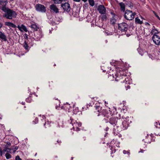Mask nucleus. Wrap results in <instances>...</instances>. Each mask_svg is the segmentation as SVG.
Masks as SVG:
<instances>
[{
    "label": "nucleus",
    "mask_w": 160,
    "mask_h": 160,
    "mask_svg": "<svg viewBox=\"0 0 160 160\" xmlns=\"http://www.w3.org/2000/svg\"><path fill=\"white\" fill-rule=\"evenodd\" d=\"M73 103L71 104H69L67 102L64 104L63 105L60 107L58 106H56V108L58 110H60V108L65 110L66 111H68V112H70L72 111V106Z\"/></svg>",
    "instance_id": "5"
},
{
    "label": "nucleus",
    "mask_w": 160,
    "mask_h": 160,
    "mask_svg": "<svg viewBox=\"0 0 160 160\" xmlns=\"http://www.w3.org/2000/svg\"><path fill=\"white\" fill-rule=\"evenodd\" d=\"M45 119L46 118H45V116L44 115H42V118H41V120L44 119Z\"/></svg>",
    "instance_id": "42"
},
{
    "label": "nucleus",
    "mask_w": 160,
    "mask_h": 160,
    "mask_svg": "<svg viewBox=\"0 0 160 160\" xmlns=\"http://www.w3.org/2000/svg\"><path fill=\"white\" fill-rule=\"evenodd\" d=\"M111 65L115 67H118L120 66V62L118 61H114V62L111 63Z\"/></svg>",
    "instance_id": "23"
},
{
    "label": "nucleus",
    "mask_w": 160,
    "mask_h": 160,
    "mask_svg": "<svg viewBox=\"0 0 160 160\" xmlns=\"http://www.w3.org/2000/svg\"><path fill=\"white\" fill-rule=\"evenodd\" d=\"M17 28L21 32L24 31L26 32L28 31L26 27L23 24H22L21 25H18L17 26Z\"/></svg>",
    "instance_id": "15"
},
{
    "label": "nucleus",
    "mask_w": 160,
    "mask_h": 160,
    "mask_svg": "<svg viewBox=\"0 0 160 160\" xmlns=\"http://www.w3.org/2000/svg\"><path fill=\"white\" fill-rule=\"evenodd\" d=\"M58 2H60V3H61L62 2H65L67 1V0H58Z\"/></svg>",
    "instance_id": "40"
},
{
    "label": "nucleus",
    "mask_w": 160,
    "mask_h": 160,
    "mask_svg": "<svg viewBox=\"0 0 160 160\" xmlns=\"http://www.w3.org/2000/svg\"><path fill=\"white\" fill-rule=\"evenodd\" d=\"M57 128L60 129L64 127L63 121L62 120H59L57 122Z\"/></svg>",
    "instance_id": "16"
},
{
    "label": "nucleus",
    "mask_w": 160,
    "mask_h": 160,
    "mask_svg": "<svg viewBox=\"0 0 160 160\" xmlns=\"http://www.w3.org/2000/svg\"><path fill=\"white\" fill-rule=\"evenodd\" d=\"M2 1V0H0V3H1Z\"/></svg>",
    "instance_id": "60"
},
{
    "label": "nucleus",
    "mask_w": 160,
    "mask_h": 160,
    "mask_svg": "<svg viewBox=\"0 0 160 160\" xmlns=\"http://www.w3.org/2000/svg\"><path fill=\"white\" fill-rule=\"evenodd\" d=\"M82 1H84V2H85L87 1V0H82Z\"/></svg>",
    "instance_id": "56"
},
{
    "label": "nucleus",
    "mask_w": 160,
    "mask_h": 160,
    "mask_svg": "<svg viewBox=\"0 0 160 160\" xmlns=\"http://www.w3.org/2000/svg\"><path fill=\"white\" fill-rule=\"evenodd\" d=\"M64 11L67 12L70 11L71 10V8L70 4L68 2H65L64 3H62L61 5Z\"/></svg>",
    "instance_id": "10"
},
{
    "label": "nucleus",
    "mask_w": 160,
    "mask_h": 160,
    "mask_svg": "<svg viewBox=\"0 0 160 160\" xmlns=\"http://www.w3.org/2000/svg\"><path fill=\"white\" fill-rule=\"evenodd\" d=\"M38 119L37 118H36L35 119V123H34L36 124L38 122Z\"/></svg>",
    "instance_id": "41"
},
{
    "label": "nucleus",
    "mask_w": 160,
    "mask_h": 160,
    "mask_svg": "<svg viewBox=\"0 0 160 160\" xmlns=\"http://www.w3.org/2000/svg\"><path fill=\"white\" fill-rule=\"evenodd\" d=\"M114 142V141H111V143H110V144H111V145L112 144H113V143H115V142Z\"/></svg>",
    "instance_id": "47"
},
{
    "label": "nucleus",
    "mask_w": 160,
    "mask_h": 160,
    "mask_svg": "<svg viewBox=\"0 0 160 160\" xmlns=\"http://www.w3.org/2000/svg\"><path fill=\"white\" fill-rule=\"evenodd\" d=\"M99 12L102 14H105L106 9L105 7L102 5H100L98 8Z\"/></svg>",
    "instance_id": "13"
},
{
    "label": "nucleus",
    "mask_w": 160,
    "mask_h": 160,
    "mask_svg": "<svg viewBox=\"0 0 160 160\" xmlns=\"http://www.w3.org/2000/svg\"><path fill=\"white\" fill-rule=\"evenodd\" d=\"M88 2L91 6H93L94 5V2L93 0H88Z\"/></svg>",
    "instance_id": "27"
},
{
    "label": "nucleus",
    "mask_w": 160,
    "mask_h": 160,
    "mask_svg": "<svg viewBox=\"0 0 160 160\" xmlns=\"http://www.w3.org/2000/svg\"><path fill=\"white\" fill-rule=\"evenodd\" d=\"M159 20H160V18L158 15L156 17Z\"/></svg>",
    "instance_id": "49"
},
{
    "label": "nucleus",
    "mask_w": 160,
    "mask_h": 160,
    "mask_svg": "<svg viewBox=\"0 0 160 160\" xmlns=\"http://www.w3.org/2000/svg\"><path fill=\"white\" fill-rule=\"evenodd\" d=\"M151 32L152 34H153V35H155L158 33V32L156 29L154 28L152 29Z\"/></svg>",
    "instance_id": "26"
},
{
    "label": "nucleus",
    "mask_w": 160,
    "mask_h": 160,
    "mask_svg": "<svg viewBox=\"0 0 160 160\" xmlns=\"http://www.w3.org/2000/svg\"><path fill=\"white\" fill-rule=\"evenodd\" d=\"M8 3L7 0H2V1L1 3L2 4L3 3V6L2 8V10L6 13L3 14V17H5L7 19H11L12 18H15L17 16L16 12L11 10L7 8L6 6Z\"/></svg>",
    "instance_id": "2"
},
{
    "label": "nucleus",
    "mask_w": 160,
    "mask_h": 160,
    "mask_svg": "<svg viewBox=\"0 0 160 160\" xmlns=\"http://www.w3.org/2000/svg\"><path fill=\"white\" fill-rule=\"evenodd\" d=\"M123 153L124 154H127L129 156L130 155V152H129V151H126L125 150H124L123 151Z\"/></svg>",
    "instance_id": "33"
},
{
    "label": "nucleus",
    "mask_w": 160,
    "mask_h": 160,
    "mask_svg": "<svg viewBox=\"0 0 160 160\" xmlns=\"http://www.w3.org/2000/svg\"><path fill=\"white\" fill-rule=\"evenodd\" d=\"M15 160H22L18 156H17L16 157Z\"/></svg>",
    "instance_id": "38"
},
{
    "label": "nucleus",
    "mask_w": 160,
    "mask_h": 160,
    "mask_svg": "<svg viewBox=\"0 0 160 160\" xmlns=\"http://www.w3.org/2000/svg\"><path fill=\"white\" fill-rule=\"evenodd\" d=\"M128 25L125 22H122L118 24V29L119 32H125L128 29Z\"/></svg>",
    "instance_id": "8"
},
{
    "label": "nucleus",
    "mask_w": 160,
    "mask_h": 160,
    "mask_svg": "<svg viewBox=\"0 0 160 160\" xmlns=\"http://www.w3.org/2000/svg\"><path fill=\"white\" fill-rule=\"evenodd\" d=\"M74 1L76 2H79L80 0H74Z\"/></svg>",
    "instance_id": "53"
},
{
    "label": "nucleus",
    "mask_w": 160,
    "mask_h": 160,
    "mask_svg": "<svg viewBox=\"0 0 160 160\" xmlns=\"http://www.w3.org/2000/svg\"><path fill=\"white\" fill-rule=\"evenodd\" d=\"M73 113L74 114H77L78 113H81V112H79L78 110V108L76 107L75 104H73Z\"/></svg>",
    "instance_id": "17"
},
{
    "label": "nucleus",
    "mask_w": 160,
    "mask_h": 160,
    "mask_svg": "<svg viewBox=\"0 0 160 160\" xmlns=\"http://www.w3.org/2000/svg\"><path fill=\"white\" fill-rule=\"evenodd\" d=\"M31 98L30 97L27 98L26 99V101L28 102H31Z\"/></svg>",
    "instance_id": "32"
},
{
    "label": "nucleus",
    "mask_w": 160,
    "mask_h": 160,
    "mask_svg": "<svg viewBox=\"0 0 160 160\" xmlns=\"http://www.w3.org/2000/svg\"><path fill=\"white\" fill-rule=\"evenodd\" d=\"M5 24L6 25L11 27L13 28H16V27L15 25L13 24V23L10 22H5Z\"/></svg>",
    "instance_id": "21"
},
{
    "label": "nucleus",
    "mask_w": 160,
    "mask_h": 160,
    "mask_svg": "<svg viewBox=\"0 0 160 160\" xmlns=\"http://www.w3.org/2000/svg\"><path fill=\"white\" fill-rule=\"evenodd\" d=\"M68 122L73 126L72 129L74 130H76L77 131L80 130V129L78 128V127L81 126L82 124L80 122H78L72 118H70V120L68 121Z\"/></svg>",
    "instance_id": "4"
},
{
    "label": "nucleus",
    "mask_w": 160,
    "mask_h": 160,
    "mask_svg": "<svg viewBox=\"0 0 160 160\" xmlns=\"http://www.w3.org/2000/svg\"><path fill=\"white\" fill-rule=\"evenodd\" d=\"M0 4L1 5H2V7L3 6V3H2V4L1 3H0Z\"/></svg>",
    "instance_id": "61"
},
{
    "label": "nucleus",
    "mask_w": 160,
    "mask_h": 160,
    "mask_svg": "<svg viewBox=\"0 0 160 160\" xmlns=\"http://www.w3.org/2000/svg\"><path fill=\"white\" fill-rule=\"evenodd\" d=\"M12 149L11 148H8L6 147V148H5L3 149V150H2L3 152L4 153H5L6 152H7V150H9V151H11V150H12Z\"/></svg>",
    "instance_id": "30"
},
{
    "label": "nucleus",
    "mask_w": 160,
    "mask_h": 160,
    "mask_svg": "<svg viewBox=\"0 0 160 160\" xmlns=\"http://www.w3.org/2000/svg\"><path fill=\"white\" fill-rule=\"evenodd\" d=\"M25 103L24 102H22L21 103H22V104L24 105L25 104Z\"/></svg>",
    "instance_id": "55"
},
{
    "label": "nucleus",
    "mask_w": 160,
    "mask_h": 160,
    "mask_svg": "<svg viewBox=\"0 0 160 160\" xmlns=\"http://www.w3.org/2000/svg\"><path fill=\"white\" fill-rule=\"evenodd\" d=\"M11 145V143L9 142H7L6 143V144L5 146V147H8L9 146H10Z\"/></svg>",
    "instance_id": "36"
},
{
    "label": "nucleus",
    "mask_w": 160,
    "mask_h": 160,
    "mask_svg": "<svg viewBox=\"0 0 160 160\" xmlns=\"http://www.w3.org/2000/svg\"><path fill=\"white\" fill-rule=\"evenodd\" d=\"M12 150L14 149V150L13 151V152L14 153L15 152V151L16 150H17L18 149V147H15L14 149H12Z\"/></svg>",
    "instance_id": "37"
},
{
    "label": "nucleus",
    "mask_w": 160,
    "mask_h": 160,
    "mask_svg": "<svg viewBox=\"0 0 160 160\" xmlns=\"http://www.w3.org/2000/svg\"><path fill=\"white\" fill-rule=\"evenodd\" d=\"M36 10L37 11L42 12H45L46 11V8L43 5L40 4H38L36 6Z\"/></svg>",
    "instance_id": "11"
},
{
    "label": "nucleus",
    "mask_w": 160,
    "mask_h": 160,
    "mask_svg": "<svg viewBox=\"0 0 160 160\" xmlns=\"http://www.w3.org/2000/svg\"><path fill=\"white\" fill-rule=\"evenodd\" d=\"M5 156L6 158L7 159H10L11 158V155L8 153H7L5 154Z\"/></svg>",
    "instance_id": "28"
},
{
    "label": "nucleus",
    "mask_w": 160,
    "mask_h": 160,
    "mask_svg": "<svg viewBox=\"0 0 160 160\" xmlns=\"http://www.w3.org/2000/svg\"><path fill=\"white\" fill-rule=\"evenodd\" d=\"M102 19L103 20L106 19L107 18V17L106 14H103L102 16Z\"/></svg>",
    "instance_id": "34"
},
{
    "label": "nucleus",
    "mask_w": 160,
    "mask_h": 160,
    "mask_svg": "<svg viewBox=\"0 0 160 160\" xmlns=\"http://www.w3.org/2000/svg\"><path fill=\"white\" fill-rule=\"evenodd\" d=\"M23 47L25 48L26 50L28 51L30 48L27 43L26 41H25L23 44Z\"/></svg>",
    "instance_id": "24"
},
{
    "label": "nucleus",
    "mask_w": 160,
    "mask_h": 160,
    "mask_svg": "<svg viewBox=\"0 0 160 160\" xmlns=\"http://www.w3.org/2000/svg\"><path fill=\"white\" fill-rule=\"evenodd\" d=\"M3 154V151L1 148L0 147V156H2Z\"/></svg>",
    "instance_id": "35"
},
{
    "label": "nucleus",
    "mask_w": 160,
    "mask_h": 160,
    "mask_svg": "<svg viewBox=\"0 0 160 160\" xmlns=\"http://www.w3.org/2000/svg\"><path fill=\"white\" fill-rule=\"evenodd\" d=\"M143 151H143V150H142L141 149V150H140V151H139V152H139V153H140V152H143Z\"/></svg>",
    "instance_id": "48"
},
{
    "label": "nucleus",
    "mask_w": 160,
    "mask_h": 160,
    "mask_svg": "<svg viewBox=\"0 0 160 160\" xmlns=\"http://www.w3.org/2000/svg\"><path fill=\"white\" fill-rule=\"evenodd\" d=\"M102 70H103V72H104V71H105L106 70H103L102 69Z\"/></svg>",
    "instance_id": "62"
},
{
    "label": "nucleus",
    "mask_w": 160,
    "mask_h": 160,
    "mask_svg": "<svg viewBox=\"0 0 160 160\" xmlns=\"http://www.w3.org/2000/svg\"><path fill=\"white\" fill-rule=\"evenodd\" d=\"M0 38L3 41L7 40V38L4 34L1 32H0Z\"/></svg>",
    "instance_id": "20"
},
{
    "label": "nucleus",
    "mask_w": 160,
    "mask_h": 160,
    "mask_svg": "<svg viewBox=\"0 0 160 160\" xmlns=\"http://www.w3.org/2000/svg\"><path fill=\"white\" fill-rule=\"evenodd\" d=\"M119 70V74L118 73H116L115 74V77L112 74L113 78H115V80L117 81H119V80L121 79H124V80L123 81H121V82H123L126 84H130L131 83V79L129 76L127 77L126 76V71H122Z\"/></svg>",
    "instance_id": "3"
},
{
    "label": "nucleus",
    "mask_w": 160,
    "mask_h": 160,
    "mask_svg": "<svg viewBox=\"0 0 160 160\" xmlns=\"http://www.w3.org/2000/svg\"><path fill=\"white\" fill-rule=\"evenodd\" d=\"M42 37V34L41 30L34 31L33 34L32 36V38L37 41L39 40Z\"/></svg>",
    "instance_id": "6"
},
{
    "label": "nucleus",
    "mask_w": 160,
    "mask_h": 160,
    "mask_svg": "<svg viewBox=\"0 0 160 160\" xmlns=\"http://www.w3.org/2000/svg\"><path fill=\"white\" fill-rule=\"evenodd\" d=\"M135 22L136 23L139 24H142V22L138 18H135Z\"/></svg>",
    "instance_id": "25"
},
{
    "label": "nucleus",
    "mask_w": 160,
    "mask_h": 160,
    "mask_svg": "<svg viewBox=\"0 0 160 160\" xmlns=\"http://www.w3.org/2000/svg\"><path fill=\"white\" fill-rule=\"evenodd\" d=\"M135 12H132L130 10H126L124 15V17L128 20H131L133 19L135 15Z\"/></svg>",
    "instance_id": "7"
},
{
    "label": "nucleus",
    "mask_w": 160,
    "mask_h": 160,
    "mask_svg": "<svg viewBox=\"0 0 160 160\" xmlns=\"http://www.w3.org/2000/svg\"><path fill=\"white\" fill-rule=\"evenodd\" d=\"M116 69H117V70H116V73H118V74H119V70H121V71H122L123 70H122V69L121 68H120L119 67L117 68V67H116Z\"/></svg>",
    "instance_id": "31"
},
{
    "label": "nucleus",
    "mask_w": 160,
    "mask_h": 160,
    "mask_svg": "<svg viewBox=\"0 0 160 160\" xmlns=\"http://www.w3.org/2000/svg\"><path fill=\"white\" fill-rule=\"evenodd\" d=\"M106 128L107 129H108V128Z\"/></svg>",
    "instance_id": "64"
},
{
    "label": "nucleus",
    "mask_w": 160,
    "mask_h": 160,
    "mask_svg": "<svg viewBox=\"0 0 160 160\" xmlns=\"http://www.w3.org/2000/svg\"><path fill=\"white\" fill-rule=\"evenodd\" d=\"M145 142L147 143H150V142L149 140V139L148 140H146V141H145Z\"/></svg>",
    "instance_id": "39"
},
{
    "label": "nucleus",
    "mask_w": 160,
    "mask_h": 160,
    "mask_svg": "<svg viewBox=\"0 0 160 160\" xmlns=\"http://www.w3.org/2000/svg\"><path fill=\"white\" fill-rule=\"evenodd\" d=\"M152 39L154 43L157 45L160 44V37L157 35H153Z\"/></svg>",
    "instance_id": "12"
},
{
    "label": "nucleus",
    "mask_w": 160,
    "mask_h": 160,
    "mask_svg": "<svg viewBox=\"0 0 160 160\" xmlns=\"http://www.w3.org/2000/svg\"><path fill=\"white\" fill-rule=\"evenodd\" d=\"M112 14L113 16V17L111 18L110 21L112 24H114L116 22V18L117 16L114 14L112 13Z\"/></svg>",
    "instance_id": "19"
},
{
    "label": "nucleus",
    "mask_w": 160,
    "mask_h": 160,
    "mask_svg": "<svg viewBox=\"0 0 160 160\" xmlns=\"http://www.w3.org/2000/svg\"><path fill=\"white\" fill-rule=\"evenodd\" d=\"M2 26V24L0 22V28H1Z\"/></svg>",
    "instance_id": "51"
},
{
    "label": "nucleus",
    "mask_w": 160,
    "mask_h": 160,
    "mask_svg": "<svg viewBox=\"0 0 160 160\" xmlns=\"http://www.w3.org/2000/svg\"><path fill=\"white\" fill-rule=\"evenodd\" d=\"M47 121V122H48V124H49V123H50V122H49V121Z\"/></svg>",
    "instance_id": "57"
},
{
    "label": "nucleus",
    "mask_w": 160,
    "mask_h": 160,
    "mask_svg": "<svg viewBox=\"0 0 160 160\" xmlns=\"http://www.w3.org/2000/svg\"><path fill=\"white\" fill-rule=\"evenodd\" d=\"M60 142H61L60 141H59V140H57V142H58V143H59Z\"/></svg>",
    "instance_id": "58"
},
{
    "label": "nucleus",
    "mask_w": 160,
    "mask_h": 160,
    "mask_svg": "<svg viewBox=\"0 0 160 160\" xmlns=\"http://www.w3.org/2000/svg\"><path fill=\"white\" fill-rule=\"evenodd\" d=\"M50 8L52 12H53L56 13H57L58 12V8H57L56 6L54 4L51 5L50 6Z\"/></svg>",
    "instance_id": "14"
},
{
    "label": "nucleus",
    "mask_w": 160,
    "mask_h": 160,
    "mask_svg": "<svg viewBox=\"0 0 160 160\" xmlns=\"http://www.w3.org/2000/svg\"><path fill=\"white\" fill-rule=\"evenodd\" d=\"M153 12L154 14V15L156 17L157 16V15H158L157 14V13L154 12V11H153Z\"/></svg>",
    "instance_id": "44"
},
{
    "label": "nucleus",
    "mask_w": 160,
    "mask_h": 160,
    "mask_svg": "<svg viewBox=\"0 0 160 160\" xmlns=\"http://www.w3.org/2000/svg\"><path fill=\"white\" fill-rule=\"evenodd\" d=\"M127 88L128 89H129L130 88V86L129 85L127 86Z\"/></svg>",
    "instance_id": "54"
},
{
    "label": "nucleus",
    "mask_w": 160,
    "mask_h": 160,
    "mask_svg": "<svg viewBox=\"0 0 160 160\" xmlns=\"http://www.w3.org/2000/svg\"><path fill=\"white\" fill-rule=\"evenodd\" d=\"M122 118L123 119V121L122 122V125L123 127V130H124L127 128L129 126V124L131 122V121H129L128 119L129 117H127L125 118L124 117H122Z\"/></svg>",
    "instance_id": "9"
},
{
    "label": "nucleus",
    "mask_w": 160,
    "mask_h": 160,
    "mask_svg": "<svg viewBox=\"0 0 160 160\" xmlns=\"http://www.w3.org/2000/svg\"><path fill=\"white\" fill-rule=\"evenodd\" d=\"M149 58H151V59H153V57L152 56L150 55L149 56Z\"/></svg>",
    "instance_id": "46"
},
{
    "label": "nucleus",
    "mask_w": 160,
    "mask_h": 160,
    "mask_svg": "<svg viewBox=\"0 0 160 160\" xmlns=\"http://www.w3.org/2000/svg\"><path fill=\"white\" fill-rule=\"evenodd\" d=\"M31 27L34 30V31H39L41 30V28H40L36 24H32L31 25Z\"/></svg>",
    "instance_id": "18"
},
{
    "label": "nucleus",
    "mask_w": 160,
    "mask_h": 160,
    "mask_svg": "<svg viewBox=\"0 0 160 160\" xmlns=\"http://www.w3.org/2000/svg\"><path fill=\"white\" fill-rule=\"evenodd\" d=\"M106 33V34L107 35H111L112 34L111 33H108V32H105Z\"/></svg>",
    "instance_id": "43"
},
{
    "label": "nucleus",
    "mask_w": 160,
    "mask_h": 160,
    "mask_svg": "<svg viewBox=\"0 0 160 160\" xmlns=\"http://www.w3.org/2000/svg\"><path fill=\"white\" fill-rule=\"evenodd\" d=\"M120 7V9L122 11L124 12L125 11V4L122 2H120L119 3Z\"/></svg>",
    "instance_id": "22"
},
{
    "label": "nucleus",
    "mask_w": 160,
    "mask_h": 160,
    "mask_svg": "<svg viewBox=\"0 0 160 160\" xmlns=\"http://www.w3.org/2000/svg\"><path fill=\"white\" fill-rule=\"evenodd\" d=\"M11 151H9V150H7V153H11Z\"/></svg>",
    "instance_id": "50"
},
{
    "label": "nucleus",
    "mask_w": 160,
    "mask_h": 160,
    "mask_svg": "<svg viewBox=\"0 0 160 160\" xmlns=\"http://www.w3.org/2000/svg\"><path fill=\"white\" fill-rule=\"evenodd\" d=\"M95 107L97 112H99L98 116H103L107 118H109V121L105 118H104L103 120L106 123L109 122L114 127L113 132L115 135H118L119 134V132L122 130L120 127L116 126L117 125L118 118L116 117L110 118L113 115L115 112L116 111V108L113 107L112 108H108L107 109H103L102 111V108L100 106L96 105Z\"/></svg>",
    "instance_id": "1"
},
{
    "label": "nucleus",
    "mask_w": 160,
    "mask_h": 160,
    "mask_svg": "<svg viewBox=\"0 0 160 160\" xmlns=\"http://www.w3.org/2000/svg\"><path fill=\"white\" fill-rule=\"evenodd\" d=\"M26 37H27V35L26 34Z\"/></svg>",
    "instance_id": "63"
},
{
    "label": "nucleus",
    "mask_w": 160,
    "mask_h": 160,
    "mask_svg": "<svg viewBox=\"0 0 160 160\" xmlns=\"http://www.w3.org/2000/svg\"><path fill=\"white\" fill-rule=\"evenodd\" d=\"M46 122H45V123H44V126H45V125H46Z\"/></svg>",
    "instance_id": "59"
},
{
    "label": "nucleus",
    "mask_w": 160,
    "mask_h": 160,
    "mask_svg": "<svg viewBox=\"0 0 160 160\" xmlns=\"http://www.w3.org/2000/svg\"><path fill=\"white\" fill-rule=\"evenodd\" d=\"M148 135L147 134V136H146V139H148ZM149 139H150V137L149 138Z\"/></svg>",
    "instance_id": "45"
},
{
    "label": "nucleus",
    "mask_w": 160,
    "mask_h": 160,
    "mask_svg": "<svg viewBox=\"0 0 160 160\" xmlns=\"http://www.w3.org/2000/svg\"><path fill=\"white\" fill-rule=\"evenodd\" d=\"M154 125L157 128H160V123L158 122H155V123Z\"/></svg>",
    "instance_id": "29"
},
{
    "label": "nucleus",
    "mask_w": 160,
    "mask_h": 160,
    "mask_svg": "<svg viewBox=\"0 0 160 160\" xmlns=\"http://www.w3.org/2000/svg\"><path fill=\"white\" fill-rule=\"evenodd\" d=\"M116 146H117V147H119V144H116Z\"/></svg>",
    "instance_id": "52"
}]
</instances>
